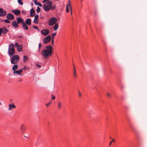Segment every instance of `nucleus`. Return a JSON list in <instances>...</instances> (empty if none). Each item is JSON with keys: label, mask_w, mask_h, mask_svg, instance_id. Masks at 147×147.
<instances>
[{"label": "nucleus", "mask_w": 147, "mask_h": 147, "mask_svg": "<svg viewBox=\"0 0 147 147\" xmlns=\"http://www.w3.org/2000/svg\"><path fill=\"white\" fill-rule=\"evenodd\" d=\"M40 8L38 6L37 7L36 11L37 13H39L40 11Z\"/></svg>", "instance_id": "32"}, {"label": "nucleus", "mask_w": 147, "mask_h": 147, "mask_svg": "<svg viewBox=\"0 0 147 147\" xmlns=\"http://www.w3.org/2000/svg\"><path fill=\"white\" fill-rule=\"evenodd\" d=\"M70 14L71 16V18H73L72 16V10L71 6H70Z\"/></svg>", "instance_id": "30"}, {"label": "nucleus", "mask_w": 147, "mask_h": 147, "mask_svg": "<svg viewBox=\"0 0 147 147\" xmlns=\"http://www.w3.org/2000/svg\"><path fill=\"white\" fill-rule=\"evenodd\" d=\"M9 108L8 109L9 110H11L12 108H16V106L14 103H13L12 104H9Z\"/></svg>", "instance_id": "17"}, {"label": "nucleus", "mask_w": 147, "mask_h": 147, "mask_svg": "<svg viewBox=\"0 0 147 147\" xmlns=\"http://www.w3.org/2000/svg\"><path fill=\"white\" fill-rule=\"evenodd\" d=\"M22 69H23H23H26V66H25L24 67V68H22Z\"/></svg>", "instance_id": "50"}, {"label": "nucleus", "mask_w": 147, "mask_h": 147, "mask_svg": "<svg viewBox=\"0 0 147 147\" xmlns=\"http://www.w3.org/2000/svg\"><path fill=\"white\" fill-rule=\"evenodd\" d=\"M33 3H31V5L32 6H33Z\"/></svg>", "instance_id": "53"}, {"label": "nucleus", "mask_w": 147, "mask_h": 147, "mask_svg": "<svg viewBox=\"0 0 147 147\" xmlns=\"http://www.w3.org/2000/svg\"><path fill=\"white\" fill-rule=\"evenodd\" d=\"M73 65V70L72 71V74L73 76V78L74 79H76L77 78V71L76 69L74 64Z\"/></svg>", "instance_id": "6"}, {"label": "nucleus", "mask_w": 147, "mask_h": 147, "mask_svg": "<svg viewBox=\"0 0 147 147\" xmlns=\"http://www.w3.org/2000/svg\"><path fill=\"white\" fill-rule=\"evenodd\" d=\"M51 103V102H48V103H47L46 104V106L47 107L48 106H49V105H50Z\"/></svg>", "instance_id": "42"}, {"label": "nucleus", "mask_w": 147, "mask_h": 147, "mask_svg": "<svg viewBox=\"0 0 147 147\" xmlns=\"http://www.w3.org/2000/svg\"><path fill=\"white\" fill-rule=\"evenodd\" d=\"M112 141L113 142H115V141L114 139H112Z\"/></svg>", "instance_id": "48"}, {"label": "nucleus", "mask_w": 147, "mask_h": 147, "mask_svg": "<svg viewBox=\"0 0 147 147\" xmlns=\"http://www.w3.org/2000/svg\"><path fill=\"white\" fill-rule=\"evenodd\" d=\"M56 5H54V6H52L51 7V9L52 10H54L55 8Z\"/></svg>", "instance_id": "31"}, {"label": "nucleus", "mask_w": 147, "mask_h": 147, "mask_svg": "<svg viewBox=\"0 0 147 147\" xmlns=\"http://www.w3.org/2000/svg\"><path fill=\"white\" fill-rule=\"evenodd\" d=\"M11 11L16 16H19L20 13V11L17 9L15 10H12Z\"/></svg>", "instance_id": "12"}, {"label": "nucleus", "mask_w": 147, "mask_h": 147, "mask_svg": "<svg viewBox=\"0 0 147 147\" xmlns=\"http://www.w3.org/2000/svg\"><path fill=\"white\" fill-rule=\"evenodd\" d=\"M49 30L47 29H44L41 31V33L44 36H46L49 34Z\"/></svg>", "instance_id": "8"}, {"label": "nucleus", "mask_w": 147, "mask_h": 147, "mask_svg": "<svg viewBox=\"0 0 147 147\" xmlns=\"http://www.w3.org/2000/svg\"><path fill=\"white\" fill-rule=\"evenodd\" d=\"M22 25L23 26V28L25 30H28V26L25 23H23V24H22Z\"/></svg>", "instance_id": "23"}, {"label": "nucleus", "mask_w": 147, "mask_h": 147, "mask_svg": "<svg viewBox=\"0 0 147 147\" xmlns=\"http://www.w3.org/2000/svg\"><path fill=\"white\" fill-rule=\"evenodd\" d=\"M2 33L3 34H5L9 32V30H7V28L5 27L4 26L2 28Z\"/></svg>", "instance_id": "14"}, {"label": "nucleus", "mask_w": 147, "mask_h": 147, "mask_svg": "<svg viewBox=\"0 0 147 147\" xmlns=\"http://www.w3.org/2000/svg\"><path fill=\"white\" fill-rule=\"evenodd\" d=\"M51 39V37L50 35L47 36L43 40V43L44 44H46L49 42Z\"/></svg>", "instance_id": "7"}, {"label": "nucleus", "mask_w": 147, "mask_h": 147, "mask_svg": "<svg viewBox=\"0 0 147 147\" xmlns=\"http://www.w3.org/2000/svg\"><path fill=\"white\" fill-rule=\"evenodd\" d=\"M23 69H21L19 70H17L14 71H13V74H20V75H21L20 74L22 72V71Z\"/></svg>", "instance_id": "19"}, {"label": "nucleus", "mask_w": 147, "mask_h": 147, "mask_svg": "<svg viewBox=\"0 0 147 147\" xmlns=\"http://www.w3.org/2000/svg\"><path fill=\"white\" fill-rule=\"evenodd\" d=\"M19 60L20 57L18 55H14L12 57L11 60V63L12 64H16L19 61Z\"/></svg>", "instance_id": "4"}, {"label": "nucleus", "mask_w": 147, "mask_h": 147, "mask_svg": "<svg viewBox=\"0 0 147 147\" xmlns=\"http://www.w3.org/2000/svg\"><path fill=\"white\" fill-rule=\"evenodd\" d=\"M62 105V103L61 102H58V108L59 109H60L61 108V106Z\"/></svg>", "instance_id": "24"}, {"label": "nucleus", "mask_w": 147, "mask_h": 147, "mask_svg": "<svg viewBox=\"0 0 147 147\" xmlns=\"http://www.w3.org/2000/svg\"><path fill=\"white\" fill-rule=\"evenodd\" d=\"M6 18L9 20H13L14 19V16L12 14L9 13L7 14Z\"/></svg>", "instance_id": "11"}, {"label": "nucleus", "mask_w": 147, "mask_h": 147, "mask_svg": "<svg viewBox=\"0 0 147 147\" xmlns=\"http://www.w3.org/2000/svg\"><path fill=\"white\" fill-rule=\"evenodd\" d=\"M54 38H52V43L53 45V44L54 42Z\"/></svg>", "instance_id": "43"}, {"label": "nucleus", "mask_w": 147, "mask_h": 147, "mask_svg": "<svg viewBox=\"0 0 147 147\" xmlns=\"http://www.w3.org/2000/svg\"><path fill=\"white\" fill-rule=\"evenodd\" d=\"M2 104L1 103V102H0V105H2Z\"/></svg>", "instance_id": "54"}, {"label": "nucleus", "mask_w": 147, "mask_h": 147, "mask_svg": "<svg viewBox=\"0 0 147 147\" xmlns=\"http://www.w3.org/2000/svg\"><path fill=\"white\" fill-rule=\"evenodd\" d=\"M36 65L38 67H41V66L40 65H39L38 64H37Z\"/></svg>", "instance_id": "45"}, {"label": "nucleus", "mask_w": 147, "mask_h": 147, "mask_svg": "<svg viewBox=\"0 0 147 147\" xmlns=\"http://www.w3.org/2000/svg\"><path fill=\"white\" fill-rule=\"evenodd\" d=\"M12 25L15 28H17L18 26V23H17L16 21L12 22Z\"/></svg>", "instance_id": "22"}, {"label": "nucleus", "mask_w": 147, "mask_h": 147, "mask_svg": "<svg viewBox=\"0 0 147 147\" xmlns=\"http://www.w3.org/2000/svg\"><path fill=\"white\" fill-rule=\"evenodd\" d=\"M22 13L24 15H25L26 14V12L25 11H22Z\"/></svg>", "instance_id": "38"}, {"label": "nucleus", "mask_w": 147, "mask_h": 147, "mask_svg": "<svg viewBox=\"0 0 147 147\" xmlns=\"http://www.w3.org/2000/svg\"><path fill=\"white\" fill-rule=\"evenodd\" d=\"M26 129V127L24 124H22L20 126V130L22 133L25 132Z\"/></svg>", "instance_id": "10"}, {"label": "nucleus", "mask_w": 147, "mask_h": 147, "mask_svg": "<svg viewBox=\"0 0 147 147\" xmlns=\"http://www.w3.org/2000/svg\"><path fill=\"white\" fill-rule=\"evenodd\" d=\"M79 96L81 97V93L80 92H79Z\"/></svg>", "instance_id": "47"}, {"label": "nucleus", "mask_w": 147, "mask_h": 147, "mask_svg": "<svg viewBox=\"0 0 147 147\" xmlns=\"http://www.w3.org/2000/svg\"><path fill=\"white\" fill-rule=\"evenodd\" d=\"M15 53L14 44L12 43H10L9 46L8 54L9 55L12 56Z\"/></svg>", "instance_id": "3"}, {"label": "nucleus", "mask_w": 147, "mask_h": 147, "mask_svg": "<svg viewBox=\"0 0 147 147\" xmlns=\"http://www.w3.org/2000/svg\"><path fill=\"white\" fill-rule=\"evenodd\" d=\"M22 81V79H19V80H18V81L19 82H21Z\"/></svg>", "instance_id": "49"}, {"label": "nucleus", "mask_w": 147, "mask_h": 147, "mask_svg": "<svg viewBox=\"0 0 147 147\" xmlns=\"http://www.w3.org/2000/svg\"><path fill=\"white\" fill-rule=\"evenodd\" d=\"M112 141H111L110 142V143H109V146H110L111 145V144H112Z\"/></svg>", "instance_id": "46"}, {"label": "nucleus", "mask_w": 147, "mask_h": 147, "mask_svg": "<svg viewBox=\"0 0 147 147\" xmlns=\"http://www.w3.org/2000/svg\"><path fill=\"white\" fill-rule=\"evenodd\" d=\"M4 21L5 22V23H10V21L8 19L7 20H4Z\"/></svg>", "instance_id": "34"}, {"label": "nucleus", "mask_w": 147, "mask_h": 147, "mask_svg": "<svg viewBox=\"0 0 147 147\" xmlns=\"http://www.w3.org/2000/svg\"><path fill=\"white\" fill-rule=\"evenodd\" d=\"M83 0H81V1H83Z\"/></svg>", "instance_id": "58"}, {"label": "nucleus", "mask_w": 147, "mask_h": 147, "mask_svg": "<svg viewBox=\"0 0 147 147\" xmlns=\"http://www.w3.org/2000/svg\"><path fill=\"white\" fill-rule=\"evenodd\" d=\"M52 4V2L49 1L45 3L43 6L44 10L46 11H49L51 9Z\"/></svg>", "instance_id": "2"}, {"label": "nucleus", "mask_w": 147, "mask_h": 147, "mask_svg": "<svg viewBox=\"0 0 147 147\" xmlns=\"http://www.w3.org/2000/svg\"><path fill=\"white\" fill-rule=\"evenodd\" d=\"M30 15L32 17H33L35 15V11L33 8H32L30 10Z\"/></svg>", "instance_id": "18"}, {"label": "nucleus", "mask_w": 147, "mask_h": 147, "mask_svg": "<svg viewBox=\"0 0 147 147\" xmlns=\"http://www.w3.org/2000/svg\"><path fill=\"white\" fill-rule=\"evenodd\" d=\"M87 116H90V115H89V114H88V113H87Z\"/></svg>", "instance_id": "52"}, {"label": "nucleus", "mask_w": 147, "mask_h": 147, "mask_svg": "<svg viewBox=\"0 0 147 147\" xmlns=\"http://www.w3.org/2000/svg\"><path fill=\"white\" fill-rule=\"evenodd\" d=\"M20 45H19L18 43V42H16L15 43V46L17 48L18 47H19V46Z\"/></svg>", "instance_id": "33"}, {"label": "nucleus", "mask_w": 147, "mask_h": 147, "mask_svg": "<svg viewBox=\"0 0 147 147\" xmlns=\"http://www.w3.org/2000/svg\"><path fill=\"white\" fill-rule=\"evenodd\" d=\"M6 13V12L4 9L2 8H0V16L3 17L5 16Z\"/></svg>", "instance_id": "9"}, {"label": "nucleus", "mask_w": 147, "mask_h": 147, "mask_svg": "<svg viewBox=\"0 0 147 147\" xmlns=\"http://www.w3.org/2000/svg\"><path fill=\"white\" fill-rule=\"evenodd\" d=\"M17 50L18 52H20L22 51V47L20 46L19 47H18L17 48Z\"/></svg>", "instance_id": "28"}, {"label": "nucleus", "mask_w": 147, "mask_h": 147, "mask_svg": "<svg viewBox=\"0 0 147 147\" xmlns=\"http://www.w3.org/2000/svg\"><path fill=\"white\" fill-rule=\"evenodd\" d=\"M56 33H57V32H56L55 33H53L52 34V38H54V36L56 35Z\"/></svg>", "instance_id": "36"}, {"label": "nucleus", "mask_w": 147, "mask_h": 147, "mask_svg": "<svg viewBox=\"0 0 147 147\" xmlns=\"http://www.w3.org/2000/svg\"><path fill=\"white\" fill-rule=\"evenodd\" d=\"M2 31V28H0V36L1 35V33Z\"/></svg>", "instance_id": "40"}, {"label": "nucleus", "mask_w": 147, "mask_h": 147, "mask_svg": "<svg viewBox=\"0 0 147 147\" xmlns=\"http://www.w3.org/2000/svg\"><path fill=\"white\" fill-rule=\"evenodd\" d=\"M45 48L46 49H44L42 50L41 54L43 55L44 58L47 59L48 58L49 56H52V47L51 45L46 46Z\"/></svg>", "instance_id": "1"}, {"label": "nucleus", "mask_w": 147, "mask_h": 147, "mask_svg": "<svg viewBox=\"0 0 147 147\" xmlns=\"http://www.w3.org/2000/svg\"><path fill=\"white\" fill-rule=\"evenodd\" d=\"M28 60V58L26 55H24L23 57V61L24 63H26Z\"/></svg>", "instance_id": "21"}, {"label": "nucleus", "mask_w": 147, "mask_h": 147, "mask_svg": "<svg viewBox=\"0 0 147 147\" xmlns=\"http://www.w3.org/2000/svg\"><path fill=\"white\" fill-rule=\"evenodd\" d=\"M34 4L36 5H38L40 7H41L42 6V5L39 2H37V0H36L34 1Z\"/></svg>", "instance_id": "27"}, {"label": "nucleus", "mask_w": 147, "mask_h": 147, "mask_svg": "<svg viewBox=\"0 0 147 147\" xmlns=\"http://www.w3.org/2000/svg\"><path fill=\"white\" fill-rule=\"evenodd\" d=\"M106 94L109 97H110L111 96V94L108 92L106 93Z\"/></svg>", "instance_id": "39"}, {"label": "nucleus", "mask_w": 147, "mask_h": 147, "mask_svg": "<svg viewBox=\"0 0 147 147\" xmlns=\"http://www.w3.org/2000/svg\"><path fill=\"white\" fill-rule=\"evenodd\" d=\"M70 6H71L70 4V0L68 1V3L66 5V12L67 13H68L69 11V7L70 9Z\"/></svg>", "instance_id": "15"}, {"label": "nucleus", "mask_w": 147, "mask_h": 147, "mask_svg": "<svg viewBox=\"0 0 147 147\" xmlns=\"http://www.w3.org/2000/svg\"><path fill=\"white\" fill-rule=\"evenodd\" d=\"M55 98V96H53V95H51V99L52 100H54Z\"/></svg>", "instance_id": "37"}, {"label": "nucleus", "mask_w": 147, "mask_h": 147, "mask_svg": "<svg viewBox=\"0 0 147 147\" xmlns=\"http://www.w3.org/2000/svg\"><path fill=\"white\" fill-rule=\"evenodd\" d=\"M17 21L18 24L22 23V24H23L24 20L22 18H21L20 17H18L17 18Z\"/></svg>", "instance_id": "16"}, {"label": "nucleus", "mask_w": 147, "mask_h": 147, "mask_svg": "<svg viewBox=\"0 0 147 147\" xmlns=\"http://www.w3.org/2000/svg\"><path fill=\"white\" fill-rule=\"evenodd\" d=\"M38 17L39 16L38 15H36L34 19V22L35 24H38L39 23L38 22Z\"/></svg>", "instance_id": "13"}, {"label": "nucleus", "mask_w": 147, "mask_h": 147, "mask_svg": "<svg viewBox=\"0 0 147 147\" xmlns=\"http://www.w3.org/2000/svg\"><path fill=\"white\" fill-rule=\"evenodd\" d=\"M22 37H23L22 36H18V37L19 38H21Z\"/></svg>", "instance_id": "51"}, {"label": "nucleus", "mask_w": 147, "mask_h": 147, "mask_svg": "<svg viewBox=\"0 0 147 147\" xmlns=\"http://www.w3.org/2000/svg\"><path fill=\"white\" fill-rule=\"evenodd\" d=\"M24 137H26V136H25V135H24Z\"/></svg>", "instance_id": "57"}, {"label": "nucleus", "mask_w": 147, "mask_h": 147, "mask_svg": "<svg viewBox=\"0 0 147 147\" xmlns=\"http://www.w3.org/2000/svg\"><path fill=\"white\" fill-rule=\"evenodd\" d=\"M18 1L19 4L21 5H23V3L22 0H18Z\"/></svg>", "instance_id": "29"}, {"label": "nucleus", "mask_w": 147, "mask_h": 147, "mask_svg": "<svg viewBox=\"0 0 147 147\" xmlns=\"http://www.w3.org/2000/svg\"><path fill=\"white\" fill-rule=\"evenodd\" d=\"M49 1V0H44L42 1V3H46L47 2H48Z\"/></svg>", "instance_id": "44"}, {"label": "nucleus", "mask_w": 147, "mask_h": 147, "mask_svg": "<svg viewBox=\"0 0 147 147\" xmlns=\"http://www.w3.org/2000/svg\"><path fill=\"white\" fill-rule=\"evenodd\" d=\"M18 65H14L12 67V70L14 71L16 70L18 68Z\"/></svg>", "instance_id": "25"}, {"label": "nucleus", "mask_w": 147, "mask_h": 147, "mask_svg": "<svg viewBox=\"0 0 147 147\" xmlns=\"http://www.w3.org/2000/svg\"><path fill=\"white\" fill-rule=\"evenodd\" d=\"M109 138H110L111 139V137L110 136V137H109Z\"/></svg>", "instance_id": "56"}, {"label": "nucleus", "mask_w": 147, "mask_h": 147, "mask_svg": "<svg viewBox=\"0 0 147 147\" xmlns=\"http://www.w3.org/2000/svg\"><path fill=\"white\" fill-rule=\"evenodd\" d=\"M57 19L55 17L51 18L49 20L48 25L50 26H52L57 23Z\"/></svg>", "instance_id": "5"}, {"label": "nucleus", "mask_w": 147, "mask_h": 147, "mask_svg": "<svg viewBox=\"0 0 147 147\" xmlns=\"http://www.w3.org/2000/svg\"><path fill=\"white\" fill-rule=\"evenodd\" d=\"M59 27L58 24L56 23L55 24V25L54 27V30H56L58 29Z\"/></svg>", "instance_id": "26"}, {"label": "nucleus", "mask_w": 147, "mask_h": 147, "mask_svg": "<svg viewBox=\"0 0 147 147\" xmlns=\"http://www.w3.org/2000/svg\"><path fill=\"white\" fill-rule=\"evenodd\" d=\"M32 27L33 28L39 30V29L38 28V27L36 26H33Z\"/></svg>", "instance_id": "35"}, {"label": "nucleus", "mask_w": 147, "mask_h": 147, "mask_svg": "<svg viewBox=\"0 0 147 147\" xmlns=\"http://www.w3.org/2000/svg\"><path fill=\"white\" fill-rule=\"evenodd\" d=\"M41 46H42V45H41V43H39V45H38V48L39 49V50H40V48L41 47Z\"/></svg>", "instance_id": "41"}, {"label": "nucleus", "mask_w": 147, "mask_h": 147, "mask_svg": "<svg viewBox=\"0 0 147 147\" xmlns=\"http://www.w3.org/2000/svg\"><path fill=\"white\" fill-rule=\"evenodd\" d=\"M25 23L28 25H31V19L30 18H28L25 21Z\"/></svg>", "instance_id": "20"}, {"label": "nucleus", "mask_w": 147, "mask_h": 147, "mask_svg": "<svg viewBox=\"0 0 147 147\" xmlns=\"http://www.w3.org/2000/svg\"><path fill=\"white\" fill-rule=\"evenodd\" d=\"M123 88V86H121V88L122 89V88Z\"/></svg>", "instance_id": "55"}]
</instances>
